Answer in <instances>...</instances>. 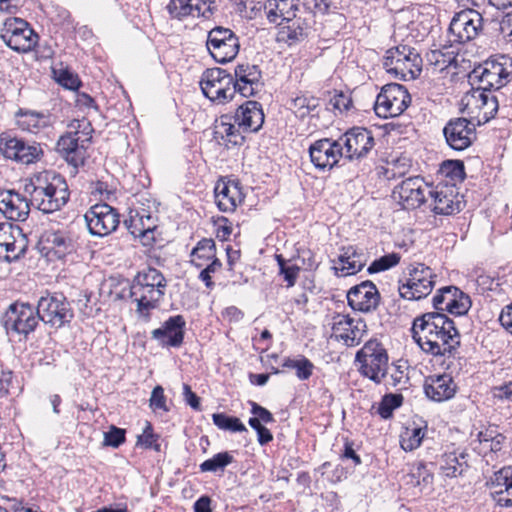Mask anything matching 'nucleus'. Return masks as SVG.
Masks as SVG:
<instances>
[{
    "label": "nucleus",
    "mask_w": 512,
    "mask_h": 512,
    "mask_svg": "<svg viewBox=\"0 0 512 512\" xmlns=\"http://www.w3.org/2000/svg\"><path fill=\"white\" fill-rule=\"evenodd\" d=\"M400 255L398 253H390L380 257L379 259L372 262V264L368 267L367 271L372 273H377L381 271L388 270L394 266H396L400 262Z\"/></svg>",
    "instance_id": "6e6d98bb"
},
{
    "label": "nucleus",
    "mask_w": 512,
    "mask_h": 512,
    "mask_svg": "<svg viewBox=\"0 0 512 512\" xmlns=\"http://www.w3.org/2000/svg\"><path fill=\"white\" fill-rule=\"evenodd\" d=\"M459 288L456 286H446L439 289L432 299L433 307L436 312L444 313L443 307L448 306L453 296L458 293Z\"/></svg>",
    "instance_id": "5fc2aeb1"
},
{
    "label": "nucleus",
    "mask_w": 512,
    "mask_h": 512,
    "mask_svg": "<svg viewBox=\"0 0 512 512\" xmlns=\"http://www.w3.org/2000/svg\"><path fill=\"white\" fill-rule=\"evenodd\" d=\"M256 69V66H249L244 64H239L235 67V77L234 82H243L244 80L251 79L250 76L253 75V70Z\"/></svg>",
    "instance_id": "338daca9"
},
{
    "label": "nucleus",
    "mask_w": 512,
    "mask_h": 512,
    "mask_svg": "<svg viewBox=\"0 0 512 512\" xmlns=\"http://www.w3.org/2000/svg\"><path fill=\"white\" fill-rule=\"evenodd\" d=\"M367 258L363 251L354 246L343 247L338 257L339 266L334 267L336 274L341 271L340 276L354 275L361 271L366 265Z\"/></svg>",
    "instance_id": "72a5a7b5"
},
{
    "label": "nucleus",
    "mask_w": 512,
    "mask_h": 512,
    "mask_svg": "<svg viewBox=\"0 0 512 512\" xmlns=\"http://www.w3.org/2000/svg\"><path fill=\"white\" fill-rule=\"evenodd\" d=\"M4 327L7 333H15L27 338L39 324L36 308L29 303H13L4 316Z\"/></svg>",
    "instance_id": "ddd939ff"
},
{
    "label": "nucleus",
    "mask_w": 512,
    "mask_h": 512,
    "mask_svg": "<svg viewBox=\"0 0 512 512\" xmlns=\"http://www.w3.org/2000/svg\"><path fill=\"white\" fill-rule=\"evenodd\" d=\"M411 331L419 347L433 356L452 355L460 346V333L454 321L442 312L416 317Z\"/></svg>",
    "instance_id": "f257e3e1"
},
{
    "label": "nucleus",
    "mask_w": 512,
    "mask_h": 512,
    "mask_svg": "<svg viewBox=\"0 0 512 512\" xmlns=\"http://www.w3.org/2000/svg\"><path fill=\"white\" fill-rule=\"evenodd\" d=\"M15 190H0V212L9 220L25 221L30 213V197Z\"/></svg>",
    "instance_id": "5701e85b"
},
{
    "label": "nucleus",
    "mask_w": 512,
    "mask_h": 512,
    "mask_svg": "<svg viewBox=\"0 0 512 512\" xmlns=\"http://www.w3.org/2000/svg\"><path fill=\"white\" fill-rule=\"evenodd\" d=\"M510 71L506 63L497 60H487L472 72V78L477 79L480 86L477 89L486 91L499 90L509 82Z\"/></svg>",
    "instance_id": "6ab92c4d"
},
{
    "label": "nucleus",
    "mask_w": 512,
    "mask_h": 512,
    "mask_svg": "<svg viewBox=\"0 0 512 512\" xmlns=\"http://www.w3.org/2000/svg\"><path fill=\"white\" fill-rule=\"evenodd\" d=\"M283 367L288 369H294L296 376L299 380H308L314 370V364L306 357L300 356L299 358L292 359L286 358L283 362Z\"/></svg>",
    "instance_id": "c03bdc74"
},
{
    "label": "nucleus",
    "mask_w": 512,
    "mask_h": 512,
    "mask_svg": "<svg viewBox=\"0 0 512 512\" xmlns=\"http://www.w3.org/2000/svg\"><path fill=\"white\" fill-rule=\"evenodd\" d=\"M278 265L279 272L283 275L284 280L287 282V287H292L295 285L300 268L296 265L287 266L285 260L281 255H275Z\"/></svg>",
    "instance_id": "13d9d810"
},
{
    "label": "nucleus",
    "mask_w": 512,
    "mask_h": 512,
    "mask_svg": "<svg viewBox=\"0 0 512 512\" xmlns=\"http://www.w3.org/2000/svg\"><path fill=\"white\" fill-rule=\"evenodd\" d=\"M149 406L153 411H163L168 412L169 408L166 404V397L164 395V389L162 386L157 385L154 387L151 393V397L149 400Z\"/></svg>",
    "instance_id": "bf43d9fd"
},
{
    "label": "nucleus",
    "mask_w": 512,
    "mask_h": 512,
    "mask_svg": "<svg viewBox=\"0 0 512 512\" xmlns=\"http://www.w3.org/2000/svg\"><path fill=\"white\" fill-rule=\"evenodd\" d=\"M215 203L222 212H233L244 200L239 181L221 178L214 187Z\"/></svg>",
    "instance_id": "bb28decb"
},
{
    "label": "nucleus",
    "mask_w": 512,
    "mask_h": 512,
    "mask_svg": "<svg viewBox=\"0 0 512 512\" xmlns=\"http://www.w3.org/2000/svg\"><path fill=\"white\" fill-rule=\"evenodd\" d=\"M355 360L360 364V373L376 384H380L387 374L388 354L377 340L367 341L356 353Z\"/></svg>",
    "instance_id": "423d86ee"
},
{
    "label": "nucleus",
    "mask_w": 512,
    "mask_h": 512,
    "mask_svg": "<svg viewBox=\"0 0 512 512\" xmlns=\"http://www.w3.org/2000/svg\"><path fill=\"white\" fill-rule=\"evenodd\" d=\"M206 47L216 62L225 64L237 56L240 44L232 30L216 26L208 32Z\"/></svg>",
    "instance_id": "9b49d317"
},
{
    "label": "nucleus",
    "mask_w": 512,
    "mask_h": 512,
    "mask_svg": "<svg viewBox=\"0 0 512 512\" xmlns=\"http://www.w3.org/2000/svg\"><path fill=\"white\" fill-rule=\"evenodd\" d=\"M439 173L449 179V185L456 187L465 179L464 163L461 160H446L441 164Z\"/></svg>",
    "instance_id": "37998d69"
},
{
    "label": "nucleus",
    "mask_w": 512,
    "mask_h": 512,
    "mask_svg": "<svg viewBox=\"0 0 512 512\" xmlns=\"http://www.w3.org/2000/svg\"><path fill=\"white\" fill-rule=\"evenodd\" d=\"M279 26L280 27L276 35V40L278 42H283L291 46L304 40L306 37L304 29L296 21H291L290 23H286V25L282 23Z\"/></svg>",
    "instance_id": "ea45409f"
},
{
    "label": "nucleus",
    "mask_w": 512,
    "mask_h": 512,
    "mask_svg": "<svg viewBox=\"0 0 512 512\" xmlns=\"http://www.w3.org/2000/svg\"><path fill=\"white\" fill-rule=\"evenodd\" d=\"M466 454L455 451L444 453L438 460L439 470L446 477H457L467 468Z\"/></svg>",
    "instance_id": "c9c22d12"
},
{
    "label": "nucleus",
    "mask_w": 512,
    "mask_h": 512,
    "mask_svg": "<svg viewBox=\"0 0 512 512\" xmlns=\"http://www.w3.org/2000/svg\"><path fill=\"white\" fill-rule=\"evenodd\" d=\"M299 0H267L263 11L269 23H290L296 17Z\"/></svg>",
    "instance_id": "2f4dec72"
},
{
    "label": "nucleus",
    "mask_w": 512,
    "mask_h": 512,
    "mask_svg": "<svg viewBox=\"0 0 512 512\" xmlns=\"http://www.w3.org/2000/svg\"><path fill=\"white\" fill-rule=\"evenodd\" d=\"M36 310L40 321L51 328L59 329L68 325L73 317V309L63 294L47 293L37 302Z\"/></svg>",
    "instance_id": "0eeeda50"
},
{
    "label": "nucleus",
    "mask_w": 512,
    "mask_h": 512,
    "mask_svg": "<svg viewBox=\"0 0 512 512\" xmlns=\"http://www.w3.org/2000/svg\"><path fill=\"white\" fill-rule=\"evenodd\" d=\"M500 434V432L498 431V428L497 426H494V425H490L488 426L486 429L480 431L478 434H477V438H478V441L480 442V444L484 445V447L486 448L487 445L496 437H498V435Z\"/></svg>",
    "instance_id": "0e129e2a"
},
{
    "label": "nucleus",
    "mask_w": 512,
    "mask_h": 512,
    "mask_svg": "<svg viewBox=\"0 0 512 512\" xmlns=\"http://www.w3.org/2000/svg\"><path fill=\"white\" fill-rule=\"evenodd\" d=\"M69 131L62 135L56 144L57 152L75 170L84 164L88 143L92 139L93 128L86 119L73 120Z\"/></svg>",
    "instance_id": "7ed1b4c3"
},
{
    "label": "nucleus",
    "mask_w": 512,
    "mask_h": 512,
    "mask_svg": "<svg viewBox=\"0 0 512 512\" xmlns=\"http://www.w3.org/2000/svg\"><path fill=\"white\" fill-rule=\"evenodd\" d=\"M0 152L5 158L27 165L39 161L43 156L39 143H28L7 133L0 135Z\"/></svg>",
    "instance_id": "4468645a"
},
{
    "label": "nucleus",
    "mask_w": 512,
    "mask_h": 512,
    "mask_svg": "<svg viewBox=\"0 0 512 512\" xmlns=\"http://www.w3.org/2000/svg\"><path fill=\"white\" fill-rule=\"evenodd\" d=\"M499 322L506 331L512 334V303L503 307L499 315Z\"/></svg>",
    "instance_id": "774afa93"
},
{
    "label": "nucleus",
    "mask_w": 512,
    "mask_h": 512,
    "mask_svg": "<svg viewBox=\"0 0 512 512\" xmlns=\"http://www.w3.org/2000/svg\"><path fill=\"white\" fill-rule=\"evenodd\" d=\"M24 193L30 197L32 207L46 214L60 210L70 197L65 178L54 171L34 174L25 182Z\"/></svg>",
    "instance_id": "f03ea898"
},
{
    "label": "nucleus",
    "mask_w": 512,
    "mask_h": 512,
    "mask_svg": "<svg viewBox=\"0 0 512 512\" xmlns=\"http://www.w3.org/2000/svg\"><path fill=\"white\" fill-rule=\"evenodd\" d=\"M311 162L318 169L332 168L343 156V147L339 141L324 138L314 142L309 148Z\"/></svg>",
    "instance_id": "a878e982"
},
{
    "label": "nucleus",
    "mask_w": 512,
    "mask_h": 512,
    "mask_svg": "<svg viewBox=\"0 0 512 512\" xmlns=\"http://www.w3.org/2000/svg\"><path fill=\"white\" fill-rule=\"evenodd\" d=\"M238 12L246 18L253 19L256 10V0H239Z\"/></svg>",
    "instance_id": "69168bd1"
},
{
    "label": "nucleus",
    "mask_w": 512,
    "mask_h": 512,
    "mask_svg": "<svg viewBox=\"0 0 512 512\" xmlns=\"http://www.w3.org/2000/svg\"><path fill=\"white\" fill-rule=\"evenodd\" d=\"M241 129H236L234 125L230 123L221 122L219 126L216 127L214 131V138L220 143V140L225 142V145L228 146L232 144L242 145L245 141V136L242 135Z\"/></svg>",
    "instance_id": "a19ab883"
},
{
    "label": "nucleus",
    "mask_w": 512,
    "mask_h": 512,
    "mask_svg": "<svg viewBox=\"0 0 512 512\" xmlns=\"http://www.w3.org/2000/svg\"><path fill=\"white\" fill-rule=\"evenodd\" d=\"M471 308V299L469 295L458 290V293H456L451 302H449L448 306L443 307L444 311L449 312L450 314L456 315V316H462L467 314L469 309Z\"/></svg>",
    "instance_id": "09e8293b"
},
{
    "label": "nucleus",
    "mask_w": 512,
    "mask_h": 512,
    "mask_svg": "<svg viewBox=\"0 0 512 512\" xmlns=\"http://www.w3.org/2000/svg\"><path fill=\"white\" fill-rule=\"evenodd\" d=\"M446 49V45H440L439 48L433 49L427 53L429 63L439 70H444L455 61L454 52L446 51Z\"/></svg>",
    "instance_id": "a18cd8bd"
},
{
    "label": "nucleus",
    "mask_w": 512,
    "mask_h": 512,
    "mask_svg": "<svg viewBox=\"0 0 512 512\" xmlns=\"http://www.w3.org/2000/svg\"><path fill=\"white\" fill-rule=\"evenodd\" d=\"M125 441V430L112 425L109 431L104 433L105 446L118 448Z\"/></svg>",
    "instance_id": "052dcab7"
},
{
    "label": "nucleus",
    "mask_w": 512,
    "mask_h": 512,
    "mask_svg": "<svg viewBox=\"0 0 512 512\" xmlns=\"http://www.w3.org/2000/svg\"><path fill=\"white\" fill-rule=\"evenodd\" d=\"M124 224L133 236L144 240V245L155 240L156 219L145 208L131 210L129 218L124 221Z\"/></svg>",
    "instance_id": "cd10ccee"
},
{
    "label": "nucleus",
    "mask_w": 512,
    "mask_h": 512,
    "mask_svg": "<svg viewBox=\"0 0 512 512\" xmlns=\"http://www.w3.org/2000/svg\"><path fill=\"white\" fill-rule=\"evenodd\" d=\"M232 461L233 457L228 452H220L201 463L200 470L201 472H216L218 470H224V468L232 463Z\"/></svg>",
    "instance_id": "8fccbe9b"
},
{
    "label": "nucleus",
    "mask_w": 512,
    "mask_h": 512,
    "mask_svg": "<svg viewBox=\"0 0 512 512\" xmlns=\"http://www.w3.org/2000/svg\"><path fill=\"white\" fill-rule=\"evenodd\" d=\"M119 217L117 210L107 203L93 205L84 215L90 234L99 237L114 232L120 223Z\"/></svg>",
    "instance_id": "2eb2a0df"
},
{
    "label": "nucleus",
    "mask_w": 512,
    "mask_h": 512,
    "mask_svg": "<svg viewBox=\"0 0 512 512\" xmlns=\"http://www.w3.org/2000/svg\"><path fill=\"white\" fill-rule=\"evenodd\" d=\"M40 244L47 254H53L58 259L74 250L72 237L66 230H46L41 236Z\"/></svg>",
    "instance_id": "c85d7f7f"
},
{
    "label": "nucleus",
    "mask_w": 512,
    "mask_h": 512,
    "mask_svg": "<svg viewBox=\"0 0 512 512\" xmlns=\"http://www.w3.org/2000/svg\"><path fill=\"white\" fill-rule=\"evenodd\" d=\"M147 285L154 286H167V281L164 275L155 268H148L140 273L134 278L133 283H141Z\"/></svg>",
    "instance_id": "603ef678"
},
{
    "label": "nucleus",
    "mask_w": 512,
    "mask_h": 512,
    "mask_svg": "<svg viewBox=\"0 0 512 512\" xmlns=\"http://www.w3.org/2000/svg\"><path fill=\"white\" fill-rule=\"evenodd\" d=\"M186 321L182 315L170 316L160 328L151 332L152 338L162 347H180L184 341Z\"/></svg>",
    "instance_id": "393cba45"
},
{
    "label": "nucleus",
    "mask_w": 512,
    "mask_h": 512,
    "mask_svg": "<svg viewBox=\"0 0 512 512\" xmlns=\"http://www.w3.org/2000/svg\"><path fill=\"white\" fill-rule=\"evenodd\" d=\"M256 111V100H246L242 103L235 113V122L243 133H252L253 117Z\"/></svg>",
    "instance_id": "58836bf2"
},
{
    "label": "nucleus",
    "mask_w": 512,
    "mask_h": 512,
    "mask_svg": "<svg viewBox=\"0 0 512 512\" xmlns=\"http://www.w3.org/2000/svg\"><path fill=\"white\" fill-rule=\"evenodd\" d=\"M467 105H473L479 110V116L484 122H488L496 115L499 103L496 95L492 91H486L483 89H474L468 96Z\"/></svg>",
    "instance_id": "473e14b6"
},
{
    "label": "nucleus",
    "mask_w": 512,
    "mask_h": 512,
    "mask_svg": "<svg viewBox=\"0 0 512 512\" xmlns=\"http://www.w3.org/2000/svg\"><path fill=\"white\" fill-rule=\"evenodd\" d=\"M411 101L407 89L397 83L382 87L374 104L375 113L382 118L397 117L408 107Z\"/></svg>",
    "instance_id": "9d476101"
},
{
    "label": "nucleus",
    "mask_w": 512,
    "mask_h": 512,
    "mask_svg": "<svg viewBox=\"0 0 512 512\" xmlns=\"http://www.w3.org/2000/svg\"><path fill=\"white\" fill-rule=\"evenodd\" d=\"M402 396L400 395H385L378 406V414L383 419H388L392 416L393 410L401 405Z\"/></svg>",
    "instance_id": "4d7b16f0"
},
{
    "label": "nucleus",
    "mask_w": 512,
    "mask_h": 512,
    "mask_svg": "<svg viewBox=\"0 0 512 512\" xmlns=\"http://www.w3.org/2000/svg\"><path fill=\"white\" fill-rule=\"evenodd\" d=\"M424 437V431L422 428H413L412 430L407 429L400 439V445L405 451H413L418 448Z\"/></svg>",
    "instance_id": "864d4df0"
},
{
    "label": "nucleus",
    "mask_w": 512,
    "mask_h": 512,
    "mask_svg": "<svg viewBox=\"0 0 512 512\" xmlns=\"http://www.w3.org/2000/svg\"><path fill=\"white\" fill-rule=\"evenodd\" d=\"M233 87L235 88V93L238 92L243 97H250L253 96L255 93L253 78L249 80H244L243 82L233 81Z\"/></svg>",
    "instance_id": "e2e57ef3"
},
{
    "label": "nucleus",
    "mask_w": 512,
    "mask_h": 512,
    "mask_svg": "<svg viewBox=\"0 0 512 512\" xmlns=\"http://www.w3.org/2000/svg\"><path fill=\"white\" fill-rule=\"evenodd\" d=\"M0 38L12 50L27 53L35 48L39 36L27 21L21 18H9L4 22Z\"/></svg>",
    "instance_id": "1a4fd4ad"
},
{
    "label": "nucleus",
    "mask_w": 512,
    "mask_h": 512,
    "mask_svg": "<svg viewBox=\"0 0 512 512\" xmlns=\"http://www.w3.org/2000/svg\"><path fill=\"white\" fill-rule=\"evenodd\" d=\"M319 106L316 97L299 96L291 100V110L299 118H304Z\"/></svg>",
    "instance_id": "de8ad7c7"
},
{
    "label": "nucleus",
    "mask_w": 512,
    "mask_h": 512,
    "mask_svg": "<svg viewBox=\"0 0 512 512\" xmlns=\"http://www.w3.org/2000/svg\"><path fill=\"white\" fill-rule=\"evenodd\" d=\"M195 0H171L167 6V10L171 17L177 19H183L187 16L194 15V11H197V15L206 16L205 12H201V8Z\"/></svg>",
    "instance_id": "79ce46f5"
},
{
    "label": "nucleus",
    "mask_w": 512,
    "mask_h": 512,
    "mask_svg": "<svg viewBox=\"0 0 512 512\" xmlns=\"http://www.w3.org/2000/svg\"><path fill=\"white\" fill-rule=\"evenodd\" d=\"M456 390L457 385L449 374L431 375L424 382L426 396L435 402L451 399Z\"/></svg>",
    "instance_id": "7c9ffc66"
},
{
    "label": "nucleus",
    "mask_w": 512,
    "mask_h": 512,
    "mask_svg": "<svg viewBox=\"0 0 512 512\" xmlns=\"http://www.w3.org/2000/svg\"><path fill=\"white\" fill-rule=\"evenodd\" d=\"M213 423L221 430L237 432L246 430L239 418L228 416L224 413H214L212 415Z\"/></svg>",
    "instance_id": "3c124183"
},
{
    "label": "nucleus",
    "mask_w": 512,
    "mask_h": 512,
    "mask_svg": "<svg viewBox=\"0 0 512 512\" xmlns=\"http://www.w3.org/2000/svg\"><path fill=\"white\" fill-rule=\"evenodd\" d=\"M199 84L203 95L214 104L224 105L234 98L233 76L223 68L206 69Z\"/></svg>",
    "instance_id": "39448f33"
},
{
    "label": "nucleus",
    "mask_w": 512,
    "mask_h": 512,
    "mask_svg": "<svg viewBox=\"0 0 512 512\" xmlns=\"http://www.w3.org/2000/svg\"><path fill=\"white\" fill-rule=\"evenodd\" d=\"M422 59L414 48L398 45L386 51L383 67L399 80L415 79L421 73Z\"/></svg>",
    "instance_id": "20e7f679"
},
{
    "label": "nucleus",
    "mask_w": 512,
    "mask_h": 512,
    "mask_svg": "<svg viewBox=\"0 0 512 512\" xmlns=\"http://www.w3.org/2000/svg\"><path fill=\"white\" fill-rule=\"evenodd\" d=\"M431 210L438 215H453L462 210L463 202L453 185L440 182L429 189Z\"/></svg>",
    "instance_id": "f3484780"
},
{
    "label": "nucleus",
    "mask_w": 512,
    "mask_h": 512,
    "mask_svg": "<svg viewBox=\"0 0 512 512\" xmlns=\"http://www.w3.org/2000/svg\"><path fill=\"white\" fill-rule=\"evenodd\" d=\"M405 282L399 285L400 296L406 300H421L433 290L436 274L424 263H414L408 266Z\"/></svg>",
    "instance_id": "6e6552de"
},
{
    "label": "nucleus",
    "mask_w": 512,
    "mask_h": 512,
    "mask_svg": "<svg viewBox=\"0 0 512 512\" xmlns=\"http://www.w3.org/2000/svg\"><path fill=\"white\" fill-rule=\"evenodd\" d=\"M405 480L406 484L420 487V490H422L432 485L433 473L427 469L425 464L418 462L411 466L409 473L405 476Z\"/></svg>",
    "instance_id": "4c0bfd02"
},
{
    "label": "nucleus",
    "mask_w": 512,
    "mask_h": 512,
    "mask_svg": "<svg viewBox=\"0 0 512 512\" xmlns=\"http://www.w3.org/2000/svg\"><path fill=\"white\" fill-rule=\"evenodd\" d=\"M17 125L23 131L38 133L50 125L48 115L34 110L19 109L16 114Z\"/></svg>",
    "instance_id": "f704fd0d"
},
{
    "label": "nucleus",
    "mask_w": 512,
    "mask_h": 512,
    "mask_svg": "<svg viewBox=\"0 0 512 512\" xmlns=\"http://www.w3.org/2000/svg\"><path fill=\"white\" fill-rule=\"evenodd\" d=\"M330 105L340 112L348 111L352 105L350 96L343 92H336L333 97L330 98Z\"/></svg>",
    "instance_id": "680f3d73"
},
{
    "label": "nucleus",
    "mask_w": 512,
    "mask_h": 512,
    "mask_svg": "<svg viewBox=\"0 0 512 512\" xmlns=\"http://www.w3.org/2000/svg\"><path fill=\"white\" fill-rule=\"evenodd\" d=\"M493 500L501 508L512 507V466L496 471L491 478Z\"/></svg>",
    "instance_id": "c756f323"
},
{
    "label": "nucleus",
    "mask_w": 512,
    "mask_h": 512,
    "mask_svg": "<svg viewBox=\"0 0 512 512\" xmlns=\"http://www.w3.org/2000/svg\"><path fill=\"white\" fill-rule=\"evenodd\" d=\"M483 30V17L474 9L456 13L449 25V42L464 44L474 40Z\"/></svg>",
    "instance_id": "f8f14e48"
},
{
    "label": "nucleus",
    "mask_w": 512,
    "mask_h": 512,
    "mask_svg": "<svg viewBox=\"0 0 512 512\" xmlns=\"http://www.w3.org/2000/svg\"><path fill=\"white\" fill-rule=\"evenodd\" d=\"M430 188L423 178L409 177L394 188L393 197L404 209H416L426 202Z\"/></svg>",
    "instance_id": "dca6fc26"
},
{
    "label": "nucleus",
    "mask_w": 512,
    "mask_h": 512,
    "mask_svg": "<svg viewBox=\"0 0 512 512\" xmlns=\"http://www.w3.org/2000/svg\"><path fill=\"white\" fill-rule=\"evenodd\" d=\"M347 301L353 310L370 312L379 305L380 294L376 285L372 281L366 280L349 289Z\"/></svg>",
    "instance_id": "b1692460"
},
{
    "label": "nucleus",
    "mask_w": 512,
    "mask_h": 512,
    "mask_svg": "<svg viewBox=\"0 0 512 512\" xmlns=\"http://www.w3.org/2000/svg\"><path fill=\"white\" fill-rule=\"evenodd\" d=\"M52 74L54 80L66 89L77 90L81 85L78 75L68 68H52Z\"/></svg>",
    "instance_id": "49530a36"
},
{
    "label": "nucleus",
    "mask_w": 512,
    "mask_h": 512,
    "mask_svg": "<svg viewBox=\"0 0 512 512\" xmlns=\"http://www.w3.org/2000/svg\"><path fill=\"white\" fill-rule=\"evenodd\" d=\"M343 147V156L350 160L365 157L374 146L371 132L362 127L348 130L339 140Z\"/></svg>",
    "instance_id": "aec40b11"
},
{
    "label": "nucleus",
    "mask_w": 512,
    "mask_h": 512,
    "mask_svg": "<svg viewBox=\"0 0 512 512\" xmlns=\"http://www.w3.org/2000/svg\"><path fill=\"white\" fill-rule=\"evenodd\" d=\"M216 257L215 242L211 238L200 240L191 251V263L197 268H202L205 262L212 261Z\"/></svg>",
    "instance_id": "e433bc0d"
},
{
    "label": "nucleus",
    "mask_w": 512,
    "mask_h": 512,
    "mask_svg": "<svg viewBox=\"0 0 512 512\" xmlns=\"http://www.w3.org/2000/svg\"><path fill=\"white\" fill-rule=\"evenodd\" d=\"M447 145L455 151L470 147L476 139L475 125L464 117L450 119L443 128Z\"/></svg>",
    "instance_id": "a211bd4d"
},
{
    "label": "nucleus",
    "mask_w": 512,
    "mask_h": 512,
    "mask_svg": "<svg viewBox=\"0 0 512 512\" xmlns=\"http://www.w3.org/2000/svg\"><path fill=\"white\" fill-rule=\"evenodd\" d=\"M166 286H154L141 283H132L130 296L137 303L136 312L148 318L151 310L158 307L165 294Z\"/></svg>",
    "instance_id": "4be33fe9"
},
{
    "label": "nucleus",
    "mask_w": 512,
    "mask_h": 512,
    "mask_svg": "<svg viewBox=\"0 0 512 512\" xmlns=\"http://www.w3.org/2000/svg\"><path fill=\"white\" fill-rule=\"evenodd\" d=\"M332 335L348 347L358 345L366 333V322L348 315L336 314L332 319Z\"/></svg>",
    "instance_id": "412c9836"
}]
</instances>
